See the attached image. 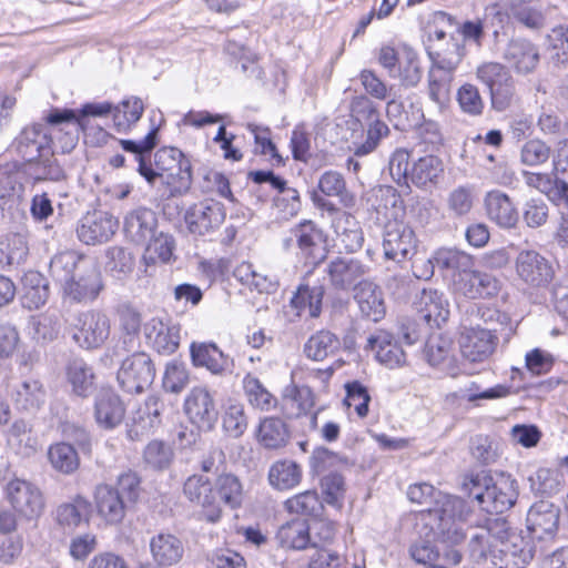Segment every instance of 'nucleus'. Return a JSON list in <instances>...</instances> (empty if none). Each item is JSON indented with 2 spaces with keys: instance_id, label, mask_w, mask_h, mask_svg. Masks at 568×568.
<instances>
[{
  "instance_id": "f257e3e1",
  "label": "nucleus",
  "mask_w": 568,
  "mask_h": 568,
  "mask_svg": "<svg viewBox=\"0 0 568 568\" xmlns=\"http://www.w3.org/2000/svg\"><path fill=\"white\" fill-rule=\"evenodd\" d=\"M471 483L475 488H478V491L471 490L470 494L474 495L481 509L490 514L477 527L486 529L488 532H507L505 518L500 515L510 509L517 500L516 479L508 474L499 473L495 477L477 475Z\"/></svg>"
},
{
  "instance_id": "f03ea898",
  "label": "nucleus",
  "mask_w": 568,
  "mask_h": 568,
  "mask_svg": "<svg viewBox=\"0 0 568 568\" xmlns=\"http://www.w3.org/2000/svg\"><path fill=\"white\" fill-rule=\"evenodd\" d=\"M442 507L409 513L402 517L399 529L405 532H459V523L467 520V507L458 497H442Z\"/></svg>"
},
{
  "instance_id": "7ed1b4c3",
  "label": "nucleus",
  "mask_w": 568,
  "mask_h": 568,
  "mask_svg": "<svg viewBox=\"0 0 568 568\" xmlns=\"http://www.w3.org/2000/svg\"><path fill=\"white\" fill-rule=\"evenodd\" d=\"M154 166L141 162L138 172L150 183L154 184L156 179L168 186L170 196H178L186 193L192 184L190 161L176 148H162L154 154Z\"/></svg>"
},
{
  "instance_id": "20e7f679",
  "label": "nucleus",
  "mask_w": 568,
  "mask_h": 568,
  "mask_svg": "<svg viewBox=\"0 0 568 568\" xmlns=\"http://www.w3.org/2000/svg\"><path fill=\"white\" fill-rule=\"evenodd\" d=\"M13 146L18 154L27 162L39 161L48 168L45 178L59 180L62 171L52 162L51 138L43 125L34 124L24 128L16 138Z\"/></svg>"
},
{
  "instance_id": "39448f33",
  "label": "nucleus",
  "mask_w": 568,
  "mask_h": 568,
  "mask_svg": "<svg viewBox=\"0 0 568 568\" xmlns=\"http://www.w3.org/2000/svg\"><path fill=\"white\" fill-rule=\"evenodd\" d=\"M4 497L12 509L24 520L38 519L45 507L41 489L33 483L13 477L3 487Z\"/></svg>"
},
{
  "instance_id": "423d86ee",
  "label": "nucleus",
  "mask_w": 568,
  "mask_h": 568,
  "mask_svg": "<svg viewBox=\"0 0 568 568\" xmlns=\"http://www.w3.org/2000/svg\"><path fill=\"white\" fill-rule=\"evenodd\" d=\"M432 65L427 74L429 99L443 106L450 94L455 72L462 62L463 55L457 49L450 54L430 53Z\"/></svg>"
},
{
  "instance_id": "0eeeda50",
  "label": "nucleus",
  "mask_w": 568,
  "mask_h": 568,
  "mask_svg": "<svg viewBox=\"0 0 568 568\" xmlns=\"http://www.w3.org/2000/svg\"><path fill=\"white\" fill-rule=\"evenodd\" d=\"M61 287L64 301L74 304H87L97 300L104 285L101 272L91 258L89 262H83L75 276Z\"/></svg>"
},
{
  "instance_id": "6e6552de",
  "label": "nucleus",
  "mask_w": 568,
  "mask_h": 568,
  "mask_svg": "<svg viewBox=\"0 0 568 568\" xmlns=\"http://www.w3.org/2000/svg\"><path fill=\"white\" fill-rule=\"evenodd\" d=\"M155 377V368L148 354L136 352L126 357L118 371L120 386L130 394H140L148 389Z\"/></svg>"
},
{
  "instance_id": "1a4fd4ad",
  "label": "nucleus",
  "mask_w": 568,
  "mask_h": 568,
  "mask_svg": "<svg viewBox=\"0 0 568 568\" xmlns=\"http://www.w3.org/2000/svg\"><path fill=\"white\" fill-rule=\"evenodd\" d=\"M383 252L386 260L397 263L410 258L417 250L414 230L402 221H388L383 231Z\"/></svg>"
},
{
  "instance_id": "9d476101",
  "label": "nucleus",
  "mask_w": 568,
  "mask_h": 568,
  "mask_svg": "<svg viewBox=\"0 0 568 568\" xmlns=\"http://www.w3.org/2000/svg\"><path fill=\"white\" fill-rule=\"evenodd\" d=\"M109 334L108 316L97 311L79 314L72 327L74 342L87 349L100 347L108 339Z\"/></svg>"
},
{
  "instance_id": "9b49d317",
  "label": "nucleus",
  "mask_w": 568,
  "mask_h": 568,
  "mask_svg": "<svg viewBox=\"0 0 568 568\" xmlns=\"http://www.w3.org/2000/svg\"><path fill=\"white\" fill-rule=\"evenodd\" d=\"M331 287L347 292L369 272V266L356 257L336 256L331 258L324 270Z\"/></svg>"
},
{
  "instance_id": "f8f14e48",
  "label": "nucleus",
  "mask_w": 568,
  "mask_h": 568,
  "mask_svg": "<svg viewBox=\"0 0 568 568\" xmlns=\"http://www.w3.org/2000/svg\"><path fill=\"white\" fill-rule=\"evenodd\" d=\"M225 220L223 204L216 201H202L186 209L184 222L190 234L205 236L219 229Z\"/></svg>"
},
{
  "instance_id": "ddd939ff",
  "label": "nucleus",
  "mask_w": 568,
  "mask_h": 568,
  "mask_svg": "<svg viewBox=\"0 0 568 568\" xmlns=\"http://www.w3.org/2000/svg\"><path fill=\"white\" fill-rule=\"evenodd\" d=\"M518 278L531 287L548 285L554 277L551 263L535 250H523L515 260Z\"/></svg>"
},
{
  "instance_id": "4468645a",
  "label": "nucleus",
  "mask_w": 568,
  "mask_h": 568,
  "mask_svg": "<svg viewBox=\"0 0 568 568\" xmlns=\"http://www.w3.org/2000/svg\"><path fill=\"white\" fill-rule=\"evenodd\" d=\"M498 337L489 328H465L459 337L462 356L470 363H484L494 354Z\"/></svg>"
},
{
  "instance_id": "2eb2a0df",
  "label": "nucleus",
  "mask_w": 568,
  "mask_h": 568,
  "mask_svg": "<svg viewBox=\"0 0 568 568\" xmlns=\"http://www.w3.org/2000/svg\"><path fill=\"white\" fill-rule=\"evenodd\" d=\"M184 410L200 429L210 430L217 420L214 399L207 388L202 386L191 389L184 402Z\"/></svg>"
},
{
  "instance_id": "dca6fc26",
  "label": "nucleus",
  "mask_w": 568,
  "mask_h": 568,
  "mask_svg": "<svg viewBox=\"0 0 568 568\" xmlns=\"http://www.w3.org/2000/svg\"><path fill=\"white\" fill-rule=\"evenodd\" d=\"M185 497L193 504L202 507L203 516L207 521L220 519L222 510L217 507V497L214 485L201 475H192L184 483Z\"/></svg>"
},
{
  "instance_id": "f3484780",
  "label": "nucleus",
  "mask_w": 568,
  "mask_h": 568,
  "mask_svg": "<svg viewBox=\"0 0 568 568\" xmlns=\"http://www.w3.org/2000/svg\"><path fill=\"white\" fill-rule=\"evenodd\" d=\"M499 290L500 282L494 275L473 268L454 280V291L470 300L495 296Z\"/></svg>"
},
{
  "instance_id": "a211bd4d",
  "label": "nucleus",
  "mask_w": 568,
  "mask_h": 568,
  "mask_svg": "<svg viewBox=\"0 0 568 568\" xmlns=\"http://www.w3.org/2000/svg\"><path fill=\"white\" fill-rule=\"evenodd\" d=\"M118 229V221L102 211L87 213L77 230L78 237L88 245L109 241Z\"/></svg>"
},
{
  "instance_id": "6ab92c4d",
  "label": "nucleus",
  "mask_w": 568,
  "mask_h": 568,
  "mask_svg": "<svg viewBox=\"0 0 568 568\" xmlns=\"http://www.w3.org/2000/svg\"><path fill=\"white\" fill-rule=\"evenodd\" d=\"M144 336L159 354L171 355L180 345V326L171 321L153 317L144 324Z\"/></svg>"
},
{
  "instance_id": "aec40b11",
  "label": "nucleus",
  "mask_w": 568,
  "mask_h": 568,
  "mask_svg": "<svg viewBox=\"0 0 568 568\" xmlns=\"http://www.w3.org/2000/svg\"><path fill=\"white\" fill-rule=\"evenodd\" d=\"M354 300L361 314L373 322H378L386 314L382 288L371 280H362L354 290Z\"/></svg>"
},
{
  "instance_id": "412c9836",
  "label": "nucleus",
  "mask_w": 568,
  "mask_h": 568,
  "mask_svg": "<svg viewBox=\"0 0 568 568\" xmlns=\"http://www.w3.org/2000/svg\"><path fill=\"white\" fill-rule=\"evenodd\" d=\"M484 207L487 217L501 229L516 226L519 214L513 200L499 190H493L484 196Z\"/></svg>"
},
{
  "instance_id": "4be33fe9",
  "label": "nucleus",
  "mask_w": 568,
  "mask_h": 568,
  "mask_svg": "<svg viewBox=\"0 0 568 568\" xmlns=\"http://www.w3.org/2000/svg\"><path fill=\"white\" fill-rule=\"evenodd\" d=\"M376 359L388 368H397L406 363V354L394 336L386 331H377L367 339Z\"/></svg>"
},
{
  "instance_id": "5701e85b",
  "label": "nucleus",
  "mask_w": 568,
  "mask_h": 568,
  "mask_svg": "<svg viewBox=\"0 0 568 568\" xmlns=\"http://www.w3.org/2000/svg\"><path fill=\"white\" fill-rule=\"evenodd\" d=\"M448 306L444 293L437 290H423L415 301L419 316L430 326L439 327L447 321Z\"/></svg>"
},
{
  "instance_id": "b1692460",
  "label": "nucleus",
  "mask_w": 568,
  "mask_h": 568,
  "mask_svg": "<svg viewBox=\"0 0 568 568\" xmlns=\"http://www.w3.org/2000/svg\"><path fill=\"white\" fill-rule=\"evenodd\" d=\"M156 225L155 213L151 209L139 207L126 214L123 229L132 242L141 244L153 237Z\"/></svg>"
},
{
  "instance_id": "393cba45",
  "label": "nucleus",
  "mask_w": 568,
  "mask_h": 568,
  "mask_svg": "<svg viewBox=\"0 0 568 568\" xmlns=\"http://www.w3.org/2000/svg\"><path fill=\"white\" fill-rule=\"evenodd\" d=\"M190 354L195 367H205L214 375H223L229 368V358L214 343L193 342Z\"/></svg>"
},
{
  "instance_id": "a878e982",
  "label": "nucleus",
  "mask_w": 568,
  "mask_h": 568,
  "mask_svg": "<svg viewBox=\"0 0 568 568\" xmlns=\"http://www.w3.org/2000/svg\"><path fill=\"white\" fill-rule=\"evenodd\" d=\"M94 500L98 513L106 523L118 524L123 519L128 503L112 486L99 485L94 493Z\"/></svg>"
},
{
  "instance_id": "bb28decb",
  "label": "nucleus",
  "mask_w": 568,
  "mask_h": 568,
  "mask_svg": "<svg viewBox=\"0 0 568 568\" xmlns=\"http://www.w3.org/2000/svg\"><path fill=\"white\" fill-rule=\"evenodd\" d=\"M94 417L98 425L105 429H113L121 424L124 417V407L111 390H101L95 399Z\"/></svg>"
},
{
  "instance_id": "cd10ccee",
  "label": "nucleus",
  "mask_w": 568,
  "mask_h": 568,
  "mask_svg": "<svg viewBox=\"0 0 568 568\" xmlns=\"http://www.w3.org/2000/svg\"><path fill=\"white\" fill-rule=\"evenodd\" d=\"M504 59L518 73H529L539 62V51L527 40H511L505 50Z\"/></svg>"
},
{
  "instance_id": "c85d7f7f",
  "label": "nucleus",
  "mask_w": 568,
  "mask_h": 568,
  "mask_svg": "<svg viewBox=\"0 0 568 568\" xmlns=\"http://www.w3.org/2000/svg\"><path fill=\"white\" fill-rule=\"evenodd\" d=\"M21 303L28 310H38L49 300L48 280L37 271H29L22 277Z\"/></svg>"
},
{
  "instance_id": "c756f323",
  "label": "nucleus",
  "mask_w": 568,
  "mask_h": 568,
  "mask_svg": "<svg viewBox=\"0 0 568 568\" xmlns=\"http://www.w3.org/2000/svg\"><path fill=\"white\" fill-rule=\"evenodd\" d=\"M560 510L550 501L540 500L528 510L526 523L530 532H555L559 528Z\"/></svg>"
},
{
  "instance_id": "7c9ffc66",
  "label": "nucleus",
  "mask_w": 568,
  "mask_h": 568,
  "mask_svg": "<svg viewBox=\"0 0 568 568\" xmlns=\"http://www.w3.org/2000/svg\"><path fill=\"white\" fill-rule=\"evenodd\" d=\"M525 182L528 186L546 194L551 201H557L558 205L568 209V183L552 179L548 173L525 172Z\"/></svg>"
},
{
  "instance_id": "2f4dec72",
  "label": "nucleus",
  "mask_w": 568,
  "mask_h": 568,
  "mask_svg": "<svg viewBox=\"0 0 568 568\" xmlns=\"http://www.w3.org/2000/svg\"><path fill=\"white\" fill-rule=\"evenodd\" d=\"M256 438L266 449H280L288 443L290 430L282 418L265 417L258 425Z\"/></svg>"
},
{
  "instance_id": "473e14b6",
  "label": "nucleus",
  "mask_w": 568,
  "mask_h": 568,
  "mask_svg": "<svg viewBox=\"0 0 568 568\" xmlns=\"http://www.w3.org/2000/svg\"><path fill=\"white\" fill-rule=\"evenodd\" d=\"M214 491L217 497V507L222 505L231 509L239 508L244 500V489L241 480L233 474H222L214 483Z\"/></svg>"
},
{
  "instance_id": "72a5a7b5",
  "label": "nucleus",
  "mask_w": 568,
  "mask_h": 568,
  "mask_svg": "<svg viewBox=\"0 0 568 568\" xmlns=\"http://www.w3.org/2000/svg\"><path fill=\"white\" fill-rule=\"evenodd\" d=\"M500 556L511 557L515 568H524L535 555L531 535H504Z\"/></svg>"
},
{
  "instance_id": "f704fd0d",
  "label": "nucleus",
  "mask_w": 568,
  "mask_h": 568,
  "mask_svg": "<svg viewBox=\"0 0 568 568\" xmlns=\"http://www.w3.org/2000/svg\"><path fill=\"white\" fill-rule=\"evenodd\" d=\"M90 260L74 251L60 252L51 258L50 274L62 286L75 276L83 262Z\"/></svg>"
},
{
  "instance_id": "c9c22d12",
  "label": "nucleus",
  "mask_w": 568,
  "mask_h": 568,
  "mask_svg": "<svg viewBox=\"0 0 568 568\" xmlns=\"http://www.w3.org/2000/svg\"><path fill=\"white\" fill-rule=\"evenodd\" d=\"M444 172L442 161L435 155H424L413 161L408 181L417 187L435 184Z\"/></svg>"
},
{
  "instance_id": "e433bc0d",
  "label": "nucleus",
  "mask_w": 568,
  "mask_h": 568,
  "mask_svg": "<svg viewBox=\"0 0 568 568\" xmlns=\"http://www.w3.org/2000/svg\"><path fill=\"white\" fill-rule=\"evenodd\" d=\"M341 348L339 338L329 331H318L313 334L304 345V353L313 361H324L335 355Z\"/></svg>"
},
{
  "instance_id": "4c0bfd02",
  "label": "nucleus",
  "mask_w": 568,
  "mask_h": 568,
  "mask_svg": "<svg viewBox=\"0 0 568 568\" xmlns=\"http://www.w3.org/2000/svg\"><path fill=\"white\" fill-rule=\"evenodd\" d=\"M150 547L154 559L160 565H173L181 560L184 548L176 535H155Z\"/></svg>"
},
{
  "instance_id": "58836bf2",
  "label": "nucleus",
  "mask_w": 568,
  "mask_h": 568,
  "mask_svg": "<svg viewBox=\"0 0 568 568\" xmlns=\"http://www.w3.org/2000/svg\"><path fill=\"white\" fill-rule=\"evenodd\" d=\"M435 262L439 270L450 274L453 282L455 277H459L460 273L474 267L473 257L456 248H438L435 251Z\"/></svg>"
},
{
  "instance_id": "ea45409f",
  "label": "nucleus",
  "mask_w": 568,
  "mask_h": 568,
  "mask_svg": "<svg viewBox=\"0 0 568 568\" xmlns=\"http://www.w3.org/2000/svg\"><path fill=\"white\" fill-rule=\"evenodd\" d=\"M302 479V468L293 460H278L268 471L270 484L278 490H287L296 487Z\"/></svg>"
},
{
  "instance_id": "a19ab883",
  "label": "nucleus",
  "mask_w": 568,
  "mask_h": 568,
  "mask_svg": "<svg viewBox=\"0 0 568 568\" xmlns=\"http://www.w3.org/2000/svg\"><path fill=\"white\" fill-rule=\"evenodd\" d=\"M30 425L23 419L14 420L6 430L7 445L17 455L29 457L36 453L34 440L30 437Z\"/></svg>"
},
{
  "instance_id": "79ce46f5",
  "label": "nucleus",
  "mask_w": 568,
  "mask_h": 568,
  "mask_svg": "<svg viewBox=\"0 0 568 568\" xmlns=\"http://www.w3.org/2000/svg\"><path fill=\"white\" fill-rule=\"evenodd\" d=\"M48 459L53 469L64 475L74 473L80 466V457L74 447L61 442L48 449Z\"/></svg>"
},
{
  "instance_id": "37998d69",
  "label": "nucleus",
  "mask_w": 568,
  "mask_h": 568,
  "mask_svg": "<svg viewBox=\"0 0 568 568\" xmlns=\"http://www.w3.org/2000/svg\"><path fill=\"white\" fill-rule=\"evenodd\" d=\"M68 381L72 390L81 397L92 393L94 386V374L92 368L81 358L70 362L67 371Z\"/></svg>"
},
{
  "instance_id": "c03bdc74",
  "label": "nucleus",
  "mask_w": 568,
  "mask_h": 568,
  "mask_svg": "<svg viewBox=\"0 0 568 568\" xmlns=\"http://www.w3.org/2000/svg\"><path fill=\"white\" fill-rule=\"evenodd\" d=\"M400 87L415 88L422 80L423 71L416 51L408 47L402 49V60L397 64V74Z\"/></svg>"
},
{
  "instance_id": "a18cd8bd",
  "label": "nucleus",
  "mask_w": 568,
  "mask_h": 568,
  "mask_svg": "<svg viewBox=\"0 0 568 568\" xmlns=\"http://www.w3.org/2000/svg\"><path fill=\"white\" fill-rule=\"evenodd\" d=\"M151 129L144 139L140 141L133 140H121L120 143L124 151L135 154V159L141 165V162H145V154H148L156 145L158 131L163 122L162 114L151 112L150 115Z\"/></svg>"
},
{
  "instance_id": "49530a36",
  "label": "nucleus",
  "mask_w": 568,
  "mask_h": 568,
  "mask_svg": "<svg viewBox=\"0 0 568 568\" xmlns=\"http://www.w3.org/2000/svg\"><path fill=\"white\" fill-rule=\"evenodd\" d=\"M29 252L24 235L14 233L0 241V267L21 264Z\"/></svg>"
},
{
  "instance_id": "de8ad7c7",
  "label": "nucleus",
  "mask_w": 568,
  "mask_h": 568,
  "mask_svg": "<svg viewBox=\"0 0 568 568\" xmlns=\"http://www.w3.org/2000/svg\"><path fill=\"white\" fill-rule=\"evenodd\" d=\"M144 111V104L140 98L133 97L122 101L113 110V122L118 132L128 131L136 123Z\"/></svg>"
},
{
  "instance_id": "09e8293b",
  "label": "nucleus",
  "mask_w": 568,
  "mask_h": 568,
  "mask_svg": "<svg viewBox=\"0 0 568 568\" xmlns=\"http://www.w3.org/2000/svg\"><path fill=\"white\" fill-rule=\"evenodd\" d=\"M531 489L541 496H554L558 494L564 484L565 476L556 469L540 468L534 477L529 478Z\"/></svg>"
},
{
  "instance_id": "8fccbe9b",
  "label": "nucleus",
  "mask_w": 568,
  "mask_h": 568,
  "mask_svg": "<svg viewBox=\"0 0 568 568\" xmlns=\"http://www.w3.org/2000/svg\"><path fill=\"white\" fill-rule=\"evenodd\" d=\"M323 297V286L302 285L292 297L291 304L300 312L307 310L311 317H318L322 312Z\"/></svg>"
},
{
  "instance_id": "3c124183",
  "label": "nucleus",
  "mask_w": 568,
  "mask_h": 568,
  "mask_svg": "<svg viewBox=\"0 0 568 568\" xmlns=\"http://www.w3.org/2000/svg\"><path fill=\"white\" fill-rule=\"evenodd\" d=\"M243 388L248 403L261 410H271L276 406V398L253 375L243 379Z\"/></svg>"
},
{
  "instance_id": "603ef678",
  "label": "nucleus",
  "mask_w": 568,
  "mask_h": 568,
  "mask_svg": "<svg viewBox=\"0 0 568 568\" xmlns=\"http://www.w3.org/2000/svg\"><path fill=\"white\" fill-rule=\"evenodd\" d=\"M89 505L83 498L74 504H65L57 509V521L62 529H77L87 521Z\"/></svg>"
},
{
  "instance_id": "864d4df0",
  "label": "nucleus",
  "mask_w": 568,
  "mask_h": 568,
  "mask_svg": "<svg viewBox=\"0 0 568 568\" xmlns=\"http://www.w3.org/2000/svg\"><path fill=\"white\" fill-rule=\"evenodd\" d=\"M44 397L45 393L42 385L36 379L23 381L16 388L13 395L16 404L26 410L39 408L44 402Z\"/></svg>"
},
{
  "instance_id": "5fc2aeb1",
  "label": "nucleus",
  "mask_w": 568,
  "mask_h": 568,
  "mask_svg": "<svg viewBox=\"0 0 568 568\" xmlns=\"http://www.w3.org/2000/svg\"><path fill=\"white\" fill-rule=\"evenodd\" d=\"M174 250V239L171 235L161 233L151 239L142 256L145 265H155L156 263H166L171 260Z\"/></svg>"
},
{
  "instance_id": "6e6d98bb",
  "label": "nucleus",
  "mask_w": 568,
  "mask_h": 568,
  "mask_svg": "<svg viewBox=\"0 0 568 568\" xmlns=\"http://www.w3.org/2000/svg\"><path fill=\"white\" fill-rule=\"evenodd\" d=\"M318 189L326 196L337 197L344 205H349L353 202L343 175L336 171L323 173L318 180Z\"/></svg>"
},
{
  "instance_id": "4d7b16f0",
  "label": "nucleus",
  "mask_w": 568,
  "mask_h": 568,
  "mask_svg": "<svg viewBox=\"0 0 568 568\" xmlns=\"http://www.w3.org/2000/svg\"><path fill=\"white\" fill-rule=\"evenodd\" d=\"M471 556L477 560H485L489 556H500L499 549L504 546V535H475L470 540Z\"/></svg>"
},
{
  "instance_id": "13d9d810",
  "label": "nucleus",
  "mask_w": 568,
  "mask_h": 568,
  "mask_svg": "<svg viewBox=\"0 0 568 568\" xmlns=\"http://www.w3.org/2000/svg\"><path fill=\"white\" fill-rule=\"evenodd\" d=\"M285 508L291 514L317 516L323 509V505L315 490H306L288 498L285 501Z\"/></svg>"
},
{
  "instance_id": "bf43d9fd",
  "label": "nucleus",
  "mask_w": 568,
  "mask_h": 568,
  "mask_svg": "<svg viewBox=\"0 0 568 568\" xmlns=\"http://www.w3.org/2000/svg\"><path fill=\"white\" fill-rule=\"evenodd\" d=\"M456 100L462 112L467 115L479 116L484 112V100L478 88L471 83H465L457 90Z\"/></svg>"
},
{
  "instance_id": "052dcab7",
  "label": "nucleus",
  "mask_w": 568,
  "mask_h": 568,
  "mask_svg": "<svg viewBox=\"0 0 568 568\" xmlns=\"http://www.w3.org/2000/svg\"><path fill=\"white\" fill-rule=\"evenodd\" d=\"M106 270L115 277H123L130 274L134 268V257L132 253L120 246L110 247L106 252Z\"/></svg>"
},
{
  "instance_id": "680f3d73",
  "label": "nucleus",
  "mask_w": 568,
  "mask_h": 568,
  "mask_svg": "<svg viewBox=\"0 0 568 568\" xmlns=\"http://www.w3.org/2000/svg\"><path fill=\"white\" fill-rule=\"evenodd\" d=\"M223 428L233 438L241 437L247 428V417L244 406L230 403L223 414Z\"/></svg>"
},
{
  "instance_id": "e2e57ef3",
  "label": "nucleus",
  "mask_w": 568,
  "mask_h": 568,
  "mask_svg": "<svg viewBox=\"0 0 568 568\" xmlns=\"http://www.w3.org/2000/svg\"><path fill=\"white\" fill-rule=\"evenodd\" d=\"M298 247L311 254L324 241L323 232L312 221H304L293 229Z\"/></svg>"
},
{
  "instance_id": "0e129e2a",
  "label": "nucleus",
  "mask_w": 568,
  "mask_h": 568,
  "mask_svg": "<svg viewBox=\"0 0 568 568\" xmlns=\"http://www.w3.org/2000/svg\"><path fill=\"white\" fill-rule=\"evenodd\" d=\"M389 134V129L386 123L378 118L369 123L366 133V140L363 143L354 144V154L356 156H364L372 153L378 146L381 140Z\"/></svg>"
},
{
  "instance_id": "69168bd1",
  "label": "nucleus",
  "mask_w": 568,
  "mask_h": 568,
  "mask_svg": "<svg viewBox=\"0 0 568 568\" xmlns=\"http://www.w3.org/2000/svg\"><path fill=\"white\" fill-rule=\"evenodd\" d=\"M474 189L471 186H458L447 197V206L455 216L468 214L474 206Z\"/></svg>"
},
{
  "instance_id": "338daca9",
  "label": "nucleus",
  "mask_w": 568,
  "mask_h": 568,
  "mask_svg": "<svg viewBox=\"0 0 568 568\" xmlns=\"http://www.w3.org/2000/svg\"><path fill=\"white\" fill-rule=\"evenodd\" d=\"M205 568H246V561L233 550L221 549L206 554Z\"/></svg>"
},
{
  "instance_id": "774afa93",
  "label": "nucleus",
  "mask_w": 568,
  "mask_h": 568,
  "mask_svg": "<svg viewBox=\"0 0 568 568\" xmlns=\"http://www.w3.org/2000/svg\"><path fill=\"white\" fill-rule=\"evenodd\" d=\"M551 59L561 65H568V28L556 27L548 34Z\"/></svg>"
}]
</instances>
